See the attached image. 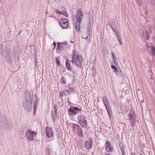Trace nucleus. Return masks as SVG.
<instances>
[{
    "instance_id": "nucleus-28",
    "label": "nucleus",
    "mask_w": 155,
    "mask_h": 155,
    "mask_svg": "<svg viewBox=\"0 0 155 155\" xmlns=\"http://www.w3.org/2000/svg\"><path fill=\"white\" fill-rule=\"evenodd\" d=\"M118 41L119 42V44H120V45H122V43H121V42L120 41V40H119V39H118Z\"/></svg>"
},
{
    "instance_id": "nucleus-11",
    "label": "nucleus",
    "mask_w": 155,
    "mask_h": 155,
    "mask_svg": "<svg viewBox=\"0 0 155 155\" xmlns=\"http://www.w3.org/2000/svg\"><path fill=\"white\" fill-rule=\"evenodd\" d=\"M76 133H77L78 136L80 137H83V132L81 128Z\"/></svg>"
},
{
    "instance_id": "nucleus-21",
    "label": "nucleus",
    "mask_w": 155,
    "mask_h": 155,
    "mask_svg": "<svg viewBox=\"0 0 155 155\" xmlns=\"http://www.w3.org/2000/svg\"><path fill=\"white\" fill-rule=\"evenodd\" d=\"M56 63L58 65H59L60 64V60L58 58H57L56 59Z\"/></svg>"
},
{
    "instance_id": "nucleus-18",
    "label": "nucleus",
    "mask_w": 155,
    "mask_h": 155,
    "mask_svg": "<svg viewBox=\"0 0 155 155\" xmlns=\"http://www.w3.org/2000/svg\"><path fill=\"white\" fill-rule=\"evenodd\" d=\"M81 23L80 21H77V20L76 21L75 27V26H80V24Z\"/></svg>"
},
{
    "instance_id": "nucleus-34",
    "label": "nucleus",
    "mask_w": 155,
    "mask_h": 155,
    "mask_svg": "<svg viewBox=\"0 0 155 155\" xmlns=\"http://www.w3.org/2000/svg\"><path fill=\"white\" fill-rule=\"evenodd\" d=\"M48 155H50L49 154H48Z\"/></svg>"
},
{
    "instance_id": "nucleus-27",
    "label": "nucleus",
    "mask_w": 155,
    "mask_h": 155,
    "mask_svg": "<svg viewBox=\"0 0 155 155\" xmlns=\"http://www.w3.org/2000/svg\"><path fill=\"white\" fill-rule=\"evenodd\" d=\"M107 100V99L106 97H103V101H104V100Z\"/></svg>"
},
{
    "instance_id": "nucleus-29",
    "label": "nucleus",
    "mask_w": 155,
    "mask_h": 155,
    "mask_svg": "<svg viewBox=\"0 0 155 155\" xmlns=\"http://www.w3.org/2000/svg\"><path fill=\"white\" fill-rule=\"evenodd\" d=\"M63 92L66 93H68V91H63Z\"/></svg>"
},
{
    "instance_id": "nucleus-31",
    "label": "nucleus",
    "mask_w": 155,
    "mask_h": 155,
    "mask_svg": "<svg viewBox=\"0 0 155 155\" xmlns=\"http://www.w3.org/2000/svg\"><path fill=\"white\" fill-rule=\"evenodd\" d=\"M104 105H105V102H104ZM105 106V107H106V109H107V108L106 107V106Z\"/></svg>"
},
{
    "instance_id": "nucleus-7",
    "label": "nucleus",
    "mask_w": 155,
    "mask_h": 155,
    "mask_svg": "<svg viewBox=\"0 0 155 155\" xmlns=\"http://www.w3.org/2000/svg\"><path fill=\"white\" fill-rule=\"evenodd\" d=\"M45 131L47 136L49 138L53 136V134L51 128L46 127L45 128Z\"/></svg>"
},
{
    "instance_id": "nucleus-15",
    "label": "nucleus",
    "mask_w": 155,
    "mask_h": 155,
    "mask_svg": "<svg viewBox=\"0 0 155 155\" xmlns=\"http://www.w3.org/2000/svg\"><path fill=\"white\" fill-rule=\"evenodd\" d=\"M60 14L62 15H64L65 17H68V14L66 12L63 11L62 12H61L60 13Z\"/></svg>"
},
{
    "instance_id": "nucleus-26",
    "label": "nucleus",
    "mask_w": 155,
    "mask_h": 155,
    "mask_svg": "<svg viewBox=\"0 0 155 155\" xmlns=\"http://www.w3.org/2000/svg\"><path fill=\"white\" fill-rule=\"evenodd\" d=\"M55 12L57 14H59V15H61L60 13H61V12H60L58 10H56Z\"/></svg>"
},
{
    "instance_id": "nucleus-5",
    "label": "nucleus",
    "mask_w": 155,
    "mask_h": 155,
    "mask_svg": "<svg viewBox=\"0 0 155 155\" xmlns=\"http://www.w3.org/2000/svg\"><path fill=\"white\" fill-rule=\"evenodd\" d=\"M83 15L82 11L81 8H79L77 11L76 18L77 21H80L83 19Z\"/></svg>"
},
{
    "instance_id": "nucleus-32",
    "label": "nucleus",
    "mask_w": 155,
    "mask_h": 155,
    "mask_svg": "<svg viewBox=\"0 0 155 155\" xmlns=\"http://www.w3.org/2000/svg\"><path fill=\"white\" fill-rule=\"evenodd\" d=\"M105 155H110L109 154H106Z\"/></svg>"
},
{
    "instance_id": "nucleus-33",
    "label": "nucleus",
    "mask_w": 155,
    "mask_h": 155,
    "mask_svg": "<svg viewBox=\"0 0 155 155\" xmlns=\"http://www.w3.org/2000/svg\"><path fill=\"white\" fill-rule=\"evenodd\" d=\"M58 45H59V44H57V45L58 46Z\"/></svg>"
},
{
    "instance_id": "nucleus-2",
    "label": "nucleus",
    "mask_w": 155,
    "mask_h": 155,
    "mask_svg": "<svg viewBox=\"0 0 155 155\" xmlns=\"http://www.w3.org/2000/svg\"><path fill=\"white\" fill-rule=\"evenodd\" d=\"M80 111L77 107L73 106L70 107L68 110V115L71 116H74Z\"/></svg>"
},
{
    "instance_id": "nucleus-25",
    "label": "nucleus",
    "mask_w": 155,
    "mask_h": 155,
    "mask_svg": "<svg viewBox=\"0 0 155 155\" xmlns=\"http://www.w3.org/2000/svg\"><path fill=\"white\" fill-rule=\"evenodd\" d=\"M54 107L55 109V111L56 112V111L57 110L58 107L55 104L54 105Z\"/></svg>"
},
{
    "instance_id": "nucleus-4",
    "label": "nucleus",
    "mask_w": 155,
    "mask_h": 155,
    "mask_svg": "<svg viewBox=\"0 0 155 155\" xmlns=\"http://www.w3.org/2000/svg\"><path fill=\"white\" fill-rule=\"evenodd\" d=\"M60 25L63 28H67L68 27L69 23L68 20L66 18H62L59 21Z\"/></svg>"
},
{
    "instance_id": "nucleus-13",
    "label": "nucleus",
    "mask_w": 155,
    "mask_h": 155,
    "mask_svg": "<svg viewBox=\"0 0 155 155\" xmlns=\"http://www.w3.org/2000/svg\"><path fill=\"white\" fill-rule=\"evenodd\" d=\"M66 67L68 70H71V65L68 60H67L66 62Z\"/></svg>"
},
{
    "instance_id": "nucleus-22",
    "label": "nucleus",
    "mask_w": 155,
    "mask_h": 155,
    "mask_svg": "<svg viewBox=\"0 0 155 155\" xmlns=\"http://www.w3.org/2000/svg\"><path fill=\"white\" fill-rule=\"evenodd\" d=\"M136 1L137 3V5L139 6H141V1L140 0H137V1L136 0Z\"/></svg>"
},
{
    "instance_id": "nucleus-3",
    "label": "nucleus",
    "mask_w": 155,
    "mask_h": 155,
    "mask_svg": "<svg viewBox=\"0 0 155 155\" xmlns=\"http://www.w3.org/2000/svg\"><path fill=\"white\" fill-rule=\"evenodd\" d=\"M37 133L34 131H32L31 130H28L26 131V136L28 140L29 141H32L34 139V135H36Z\"/></svg>"
},
{
    "instance_id": "nucleus-1",
    "label": "nucleus",
    "mask_w": 155,
    "mask_h": 155,
    "mask_svg": "<svg viewBox=\"0 0 155 155\" xmlns=\"http://www.w3.org/2000/svg\"><path fill=\"white\" fill-rule=\"evenodd\" d=\"M71 61L73 64H74L78 67H80L81 66L83 59L76 50L73 51Z\"/></svg>"
},
{
    "instance_id": "nucleus-14",
    "label": "nucleus",
    "mask_w": 155,
    "mask_h": 155,
    "mask_svg": "<svg viewBox=\"0 0 155 155\" xmlns=\"http://www.w3.org/2000/svg\"><path fill=\"white\" fill-rule=\"evenodd\" d=\"M80 124L82 127H85L87 125V122L85 120L83 121H80Z\"/></svg>"
},
{
    "instance_id": "nucleus-23",
    "label": "nucleus",
    "mask_w": 155,
    "mask_h": 155,
    "mask_svg": "<svg viewBox=\"0 0 155 155\" xmlns=\"http://www.w3.org/2000/svg\"><path fill=\"white\" fill-rule=\"evenodd\" d=\"M121 150L122 155H125L124 149L123 148L121 149Z\"/></svg>"
},
{
    "instance_id": "nucleus-17",
    "label": "nucleus",
    "mask_w": 155,
    "mask_h": 155,
    "mask_svg": "<svg viewBox=\"0 0 155 155\" xmlns=\"http://www.w3.org/2000/svg\"><path fill=\"white\" fill-rule=\"evenodd\" d=\"M111 68L113 69V71L114 72H116L117 71V68L114 65H111Z\"/></svg>"
},
{
    "instance_id": "nucleus-30",
    "label": "nucleus",
    "mask_w": 155,
    "mask_h": 155,
    "mask_svg": "<svg viewBox=\"0 0 155 155\" xmlns=\"http://www.w3.org/2000/svg\"><path fill=\"white\" fill-rule=\"evenodd\" d=\"M54 48H55L56 46V43L55 42H54Z\"/></svg>"
},
{
    "instance_id": "nucleus-24",
    "label": "nucleus",
    "mask_w": 155,
    "mask_h": 155,
    "mask_svg": "<svg viewBox=\"0 0 155 155\" xmlns=\"http://www.w3.org/2000/svg\"><path fill=\"white\" fill-rule=\"evenodd\" d=\"M75 27L77 31L78 32H79L80 26H75Z\"/></svg>"
},
{
    "instance_id": "nucleus-20",
    "label": "nucleus",
    "mask_w": 155,
    "mask_h": 155,
    "mask_svg": "<svg viewBox=\"0 0 155 155\" xmlns=\"http://www.w3.org/2000/svg\"><path fill=\"white\" fill-rule=\"evenodd\" d=\"M112 59H113V61L114 62V63H115V61L116 60V58L114 57L113 53H112Z\"/></svg>"
},
{
    "instance_id": "nucleus-16",
    "label": "nucleus",
    "mask_w": 155,
    "mask_h": 155,
    "mask_svg": "<svg viewBox=\"0 0 155 155\" xmlns=\"http://www.w3.org/2000/svg\"><path fill=\"white\" fill-rule=\"evenodd\" d=\"M130 125L132 127H134L135 126V120L129 121Z\"/></svg>"
},
{
    "instance_id": "nucleus-9",
    "label": "nucleus",
    "mask_w": 155,
    "mask_h": 155,
    "mask_svg": "<svg viewBox=\"0 0 155 155\" xmlns=\"http://www.w3.org/2000/svg\"><path fill=\"white\" fill-rule=\"evenodd\" d=\"M81 128L79 126L75 124H74L72 126V130L74 133H77Z\"/></svg>"
},
{
    "instance_id": "nucleus-12",
    "label": "nucleus",
    "mask_w": 155,
    "mask_h": 155,
    "mask_svg": "<svg viewBox=\"0 0 155 155\" xmlns=\"http://www.w3.org/2000/svg\"><path fill=\"white\" fill-rule=\"evenodd\" d=\"M78 119L79 123L80 121H85L86 120L84 117L81 115H80L78 116Z\"/></svg>"
},
{
    "instance_id": "nucleus-19",
    "label": "nucleus",
    "mask_w": 155,
    "mask_h": 155,
    "mask_svg": "<svg viewBox=\"0 0 155 155\" xmlns=\"http://www.w3.org/2000/svg\"><path fill=\"white\" fill-rule=\"evenodd\" d=\"M152 54L153 55H155V48L154 47H152V51H151Z\"/></svg>"
},
{
    "instance_id": "nucleus-10",
    "label": "nucleus",
    "mask_w": 155,
    "mask_h": 155,
    "mask_svg": "<svg viewBox=\"0 0 155 155\" xmlns=\"http://www.w3.org/2000/svg\"><path fill=\"white\" fill-rule=\"evenodd\" d=\"M128 119L129 121L135 120L133 113H129L128 114Z\"/></svg>"
},
{
    "instance_id": "nucleus-8",
    "label": "nucleus",
    "mask_w": 155,
    "mask_h": 155,
    "mask_svg": "<svg viewBox=\"0 0 155 155\" xmlns=\"http://www.w3.org/2000/svg\"><path fill=\"white\" fill-rule=\"evenodd\" d=\"M93 142L91 140L86 141L84 144L85 148L86 150L90 149L92 147Z\"/></svg>"
},
{
    "instance_id": "nucleus-6",
    "label": "nucleus",
    "mask_w": 155,
    "mask_h": 155,
    "mask_svg": "<svg viewBox=\"0 0 155 155\" xmlns=\"http://www.w3.org/2000/svg\"><path fill=\"white\" fill-rule=\"evenodd\" d=\"M105 149L108 152H111L113 150V148L111 146L110 142L108 141H107L105 142Z\"/></svg>"
}]
</instances>
